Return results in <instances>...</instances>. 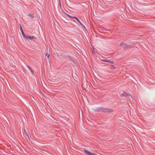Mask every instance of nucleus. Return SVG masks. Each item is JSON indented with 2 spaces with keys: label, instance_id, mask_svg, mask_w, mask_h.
Listing matches in <instances>:
<instances>
[{
  "label": "nucleus",
  "instance_id": "obj_1",
  "mask_svg": "<svg viewBox=\"0 0 155 155\" xmlns=\"http://www.w3.org/2000/svg\"><path fill=\"white\" fill-rule=\"evenodd\" d=\"M101 112H112L113 110L110 108L101 107Z\"/></svg>",
  "mask_w": 155,
  "mask_h": 155
},
{
  "label": "nucleus",
  "instance_id": "obj_2",
  "mask_svg": "<svg viewBox=\"0 0 155 155\" xmlns=\"http://www.w3.org/2000/svg\"><path fill=\"white\" fill-rule=\"evenodd\" d=\"M120 46L124 48H130L131 46L129 45H128L124 43H121L120 44Z\"/></svg>",
  "mask_w": 155,
  "mask_h": 155
},
{
  "label": "nucleus",
  "instance_id": "obj_3",
  "mask_svg": "<svg viewBox=\"0 0 155 155\" xmlns=\"http://www.w3.org/2000/svg\"><path fill=\"white\" fill-rule=\"evenodd\" d=\"M82 85L84 88L85 89V88H86L87 87V82L84 81V82H83Z\"/></svg>",
  "mask_w": 155,
  "mask_h": 155
},
{
  "label": "nucleus",
  "instance_id": "obj_4",
  "mask_svg": "<svg viewBox=\"0 0 155 155\" xmlns=\"http://www.w3.org/2000/svg\"><path fill=\"white\" fill-rule=\"evenodd\" d=\"M84 151L87 155H91L92 153L86 149L84 150Z\"/></svg>",
  "mask_w": 155,
  "mask_h": 155
},
{
  "label": "nucleus",
  "instance_id": "obj_5",
  "mask_svg": "<svg viewBox=\"0 0 155 155\" xmlns=\"http://www.w3.org/2000/svg\"><path fill=\"white\" fill-rule=\"evenodd\" d=\"M129 95L125 91H124L121 95V97L122 96H127Z\"/></svg>",
  "mask_w": 155,
  "mask_h": 155
},
{
  "label": "nucleus",
  "instance_id": "obj_6",
  "mask_svg": "<svg viewBox=\"0 0 155 155\" xmlns=\"http://www.w3.org/2000/svg\"><path fill=\"white\" fill-rule=\"evenodd\" d=\"M27 67L29 69V70L32 73V74L34 75V71H33V70H32V69H31V68L30 67H29L28 65H27Z\"/></svg>",
  "mask_w": 155,
  "mask_h": 155
},
{
  "label": "nucleus",
  "instance_id": "obj_7",
  "mask_svg": "<svg viewBox=\"0 0 155 155\" xmlns=\"http://www.w3.org/2000/svg\"><path fill=\"white\" fill-rule=\"evenodd\" d=\"M36 38L34 36H29L28 39L32 40V39H36Z\"/></svg>",
  "mask_w": 155,
  "mask_h": 155
},
{
  "label": "nucleus",
  "instance_id": "obj_8",
  "mask_svg": "<svg viewBox=\"0 0 155 155\" xmlns=\"http://www.w3.org/2000/svg\"><path fill=\"white\" fill-rule=\"evenodd\" d=\"M101 107L97 108L94 110L96 111H99L101 112Z\"/></svg>",
  "mask_w": 155,
  "mask_h": 155
},
{
  "label": "nucleus",
  "instance_id": "obj_9",
  "mask_svg": "<svg viewBox=\"0 0 155 155\" xmlns=\"http://www.w3.org/2000/svg\"><path fill=\"white\" fill-rule=\"evenodd\" d=\"M20 29L21 30V33L22 34V35H23L24 34V33L23 30L22 28L21 25L20 24Z\"/></svg>",
  "mask_w": 155,
  "mask_h": 155
},
{
  "label": "nucleus",
  "instance_id": "obj_10",
  "mask_svg": "<svg viewBox=\"0 0 155 155\" xmlns=\"http://www.w3.org/2000/svg\"><path fill=\"white\" fill-rule=\"evenodd\" d=\"M23 36L24 38L27 40L28 39L29 36L26 35L25 34L24 35H23Z\"/></svg>",
  "mask_w": 155,
  "mask_h": 155
},
{
  "label": "nucleus",
  "instance_id": "obj_11",
  "mask_svg": "<svg viewBox=\"0 0 155 155\" xmlns=\"http://www.w3.org/2000/svg\"><path fill=\"white\" fill-rule=\"evenodd\" d=\"M102 61L105 62H108L109 63H110V60L107 59H104L102 60Z\"/></svg>",
  "mask_w": 155,
  "mask_h": 155
},
{
  "label": "nucleus",
  "instance_id": "obj_12",
  "mask_svg": "<svg viewBox=\"0 0 155 155\" xmlns=\"http://www.w3.org/2000/svg\"><path fill=\"white\" fill-rule=\"evenodd\" d=\"M45 54L46 56L48 58H49L50 56L49 54L48 53H45Z\"/></svg>",
  "mask_w": 155,
  "mask_h": 155
},
{
  "label": "nucleus",
  "instance_id": "obj_13",
  "mask_svg": "<svg viewBox=\"0 0 155 155\" xmlns=\"http://www.w3.org/2000/svg\"><path fill=\"white\" fill-rule=\"evenodd\" d=\"M111 68H113L114 69L117 68L116 67H115L113 65H111L110 66Z\"/></svg>",
  "mask_w": 155,
  "mask_h": 155
},
{
  "label": "nucleus",
  "instance_id": "obj_14",
  "mask_svg": "<svg viewBox=\"0 0 155 155\" xmlns=\"http://www.w3.org/2000/svg\"><path fill=\"white\" fill-rule=\"evenodd\" d=\"M28 16L32 18H34V16L33 15L30 14H29Z\"/></svg>",
  "mask_w": 155,
  "mask_h": 155
},
{
  "label": "nucleus",
  "instance_id": "obj_15",
  "mask_svg": "<svg viewBox=\"0 0 155 155\" xmlns=\"http://www.w3.org/2000/svg\"><path fill=\"white\" fill-rule=\"evenodd\" d=\"M24 131H25V132L26 135L28 136V137L29 138V137L28 136V134H27V132H26V131L25 129H24Z\"/></svg>",
  "mask_w": 155,
  "mask_h": 155
},
{
  "label": "nucleus",
  "instance_id": "obj_16",
  "mask_svg": "<svg viewBox=\"0 0 155 155\" xmlns=\"http://www.w3.org/2000/svg\"><path fill=\"white\" fill-rule=\"evenodd\" d=\"M75 19L76 20L78 21V23L80 22V20L77 17H76V18Z\"/></svg>",
  "mask_w": 155,
  "mask_h": 155
},
{
  "label": "nucleus",
  "instance_id": "obj_17",
  "mask_svg": "<svg viewBox=\"0 0 155 155\" xmlns=\"http://www.w3.org/2000/svg\"><path fill=\"white\" fill-rule=\"evenodd\" d=\"M77 17L74 16H71V18H76Z\"/></svg>",
  "mask_w": 155,
  "mask_h": 155
},
{
  "label": "nucleus",
  "instance_id": "obj_18",
  "mask_svg": "<svg viewBox=\"0 0 155 155\" xmlns=\"http://www.w3.org/2000/svg\"><path fill=\"white\" fill-rule=\"evenodd\" d=\"M110 63H111L112 64H113L114 63V62L113 61H110Z\"/></svg>",
  "mask_w": 155,
  "mask_h": 155
},
{
  "label": "nucleus",
  "instance_id": "obj_19",
  "mask_svg": "<svg viewBox=\"0 0 155 155\" xmlns=\"http://www.w3.org/2000/svg\"><path fill=\"white\" fill-rule=\"evenodd\" d=\"M82 26L85 29H86V27H85L84 26V25H82Z\"/></svg>",
  "mask_w": 155,
  "mask_h": 155
},
{
  "label": "nucleus",
  "instance_id": "obj_20",
  "mask_svg": "<svg viewBox=\"0 0 155 155\" xmlns=\"http://www.w3.org/2000/svg\"><path fill=\"white\" fill-rule=\"evenodd\" d=\"M79 23L81 26H82V25H83V24L81 22V21Z\"/></svg>",
  "mask_w": 155,
  "mask_h": 155
},
{
  "label": "nucleus",
  "instance_id": "obj_21",
  "mask_svg": "<svg viewBox=\"0 0 155 155\" xmlns=\"http://www.w3.org/2000/svg\"><path fill=\"white\" fill-rule=\"evenodd\" d=\"M68 15V17H70V18H71V15Z\"/></svg>",
  "mask_w": 155,
  "mask_h": 155
},
{
  "label": "nucleus",
  "instance_id": "obj_22",
  "mask_svg": "<svg viewBox=\"0 0 155 155\" xmlns=\"http://www.w3.org/2000/svg\"><path fill=\"white\" fill-rule=\"evenodd\" d=\"M59 2L60 6H61V3H60V0H59Z\"/></svg>",
  "mask_w": 155,
  "mask_h": 155
},
{
  "label": "nucleus",
  "instance_id": "obj_23",
  "mask_svg": "<svg viewBox=\"0 0 155 155\" xmlns=\"http://www.w3.org/2000/svg\"><path fill=\"white\" fill-rule=\"evenodd\" d=\"M91 155H95V154H93V153H92L91 154Z\"/></svg>",
  "mask_w": 155,
  "mask_h": 155
},
{
  "label": "nucleus",
  "instance_id": "obj_24",
  "mask_svg": "<svg viewBox=\"0 0 155 155\" xmlns=\"http://www.w3.org/2000/svg\"><path fill=\"white\" fill-rule=\"evenodd\" d=\"M91 155H95V154H93V153H92L91 154Z\"/></svg>",
  "mask_w": 155,
  "mask_h": 155
},
{
  "label": "nucleus",
  "instance_id": "obj_25",
  "mask_svg": "<svg viewBox=\"0 0 155 155\" xmlns=\"http://www.w3.org/2000/svg\"><path fill=\"white\" fill-rule=\"evenodd\" d=\"M130 96L131 97V98H132V99H133V98L132 97V96H131V95H130Z\"/></svg>",
  "mask_w": 155,
  "mask_h": 155
}]
</instances>
